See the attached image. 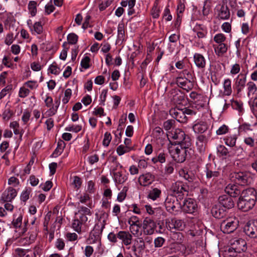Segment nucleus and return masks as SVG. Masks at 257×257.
Masks as SVG:
<instances>
[{"label":"nucleus","instance_id":"nucleus-1","mask_svg":"<svg viewBox=\"0 0 257 257\" xmlns=\"http://www.w3.org/2000/svg\"><path fill=\"white\" fill-rule=\"evenodd\" d=\"M167 136L170 142L169 145H174L175 146L178 145L183 148H189L191 146L190 138L180 129H173L167 132Z\"/></svg>","mask_w":257,"mask_h":257},{"label":"nucleus","instance_id":"nucleus-2","mask_svg":"<svg viewBox=\"0 0 257 257\" xmlns=\"http://www.w3.org/2000/svg\"><path fill=\"white\" fill-rule=\"evenodd\" d=\"M194 78L192 73L187 69H184L178 73L175 83L178 87L187 92L194 87Z\"/></svg>","mask_w":257,"mask_h":257},{"label":"nucleus","instance_id":"nucleus-3","mask_svg":"<svg viewBox=\"0 0 257 257\" xmlns=\"http://www.w3.org/2000/svg\"><path fill=\"white\" fill-rule=\"evenodd\" d=\"M238 224L239 221L235 217H226L220 223V228L224 233L229 234L237 228Z\"/></svg>","mask_w":257,"mask_h":257},{"label":"nucleus","instance_id":"nucleus-4","mask_svg":"<svg viewBox=\"0 0 257 257\" xmlns=\"http://www.w3.org/2000/svg\"><path fill=\"white\" fill-rule=\"evenodd\" d=\"M187 148L175 146L174 145H168V146L169 153L173 160L177 163H182L185 160Z\"/></svg>","mask_w":257,"mask_h":257},{"label":"nucleus","instance_id":"nucleus-5","mask_svg":"<svg viewBox=\"0 0 257 257\" xmlns=\"http://www.w3.org/2000/svg\"><path fill=\"white\" fill-rule=\"evenodd\" d=\"M179 198L172 195L168 196L165 201L167 210L171 213L176 214L181 207Z\"/></svg>","mask_w":257,"mask_h":257},{"label":"nucleus","instance_id":"nucleus-6","mask_svg":"<svg viewBox=\"0 0 257 257\" xmlns=\"http://www.w3.org/2000/svg\"><path fill=\"white\" fill-rule=\"evenodd\" d=\"M232 177L236 183L241 185H248L252 181V178L249 173L246 172H239L234 173Z\"/></svg>","mask_w":257,"mask_h":257},{"label":"nucleus","instance_id":"nucleus-7","mask_svg":"<svg viewBox=\"0 0 257 257\" xmlns=\"http://www.w3.org/2000/svg\"><path fill=\"white\" fill-rule=\"evenodd\" d=\"M80 212L75 213L72 224L73 228L78 233L81 232L82 225H85L88 220V218L85 214H82Z\"/></svg>","mask_w":257,"mask_h":257},{"label":"nucleus","instance_id":"nucleus-8","mask_svg":"<svg viewBox=\"0 0 257 257\" xmlns=\"http://www.w3.org/2000/svg\"><path fill=\"white\" fill-rule=\"evenodd\" d=\"M171 189L174 193L178 194L177 197L181 199L183 198L184 193L188 192V187L182 181H177L172 184Z\"/></svg>","mask_w":257,"mask_h":257},{"label":"nucleus","instance_id":"nucleus-9","mask_svg":"<svg viewBox=\"0 0 257 257\" xmlns=\"http://www.w3.org/2000/svg\"><path fill=\"white\" fill-rule=\"evenodd\" d=\"M104 228V224H96L89 234L88 240L90 243H94L100 239V235Z\"/></svg>","mask_w":257,"mask_h":257},{"label":"nucleus","instance_id":"nucleus-10","mask_svg":"<svg viewBox=\"0 0 257 257\" xmlns=\"http://www.w3.org/2000/svg\"><path fill=\"white\" fill-rule=\"evenodd\" d=\"M144 234L152 235L154 233L156 224L155 221L149 217H146L142 224Z\"/></svg>","mask_w":257,"mask_h":257},{"label":"nucleus","instance_id":"nucleus-11","mask_svg":"<svg viewBox=\"0 0 257 257\" xmlns=\"http://www.w3.org/2000/svg\"><path fill=\"white\" fill-rule=\"evenodd\" d=\"M244 231L247 236L255 239L257 241V220L248 222L245 226Z\"/></svg>","mask_w":257,"mask_h":257},{"label":"nucleus","instance_id":"nucleus-12","mask_svg":"<svg viewBox=\"0 0 257 257\" xmlns=\"http://www.w3.org/2000/svg\"><path fill=\"white\" fill-rule=\"evenodd\" d=\"M197 205L196 202L192 199H185L183 204L181 205V209L187 213H193L197 210Z\"/></svg>","mask_w":257,"mask_h":257},{"label":"nucleus","instance_id":"nucleus-13","mask_svg":"<svg viewBox=\"0 0 257 257\" xmlns=\"http://www.w3.org/2000/svg\"><path fill=\"white\" fill-rule=\"evenodd\" d=\"M255 203L256 202L253 201V200L246 199L239 197L237 202V206L240 210L246 212L252 209Z\"/></svg>","mask_w":257,"mask_h":257},{"label":"nucleus","instance_id":"nucleus-14","mask_svg":"<svg viewBox=\"0 0 257 257\" xmlns=\"http://www.w3.org/2000/svg\"><path fill=\"white\" fill-rule=\"evenodd\" d=\"M246 82V76L245 74L240 73L234 79V88L238 94L242 91L245 86Z\"/></svg>","mask_w":257,"mask_h":257},{"label":"nucleus","instance_id":"nucleus-15","mask_svg":"<svg viewBox=\"0 0 257 257\" xmlns=\"http://www.w3.org/2000/svg\"><path fill=\"white\" fill-rule=\"evenodd\" d=\"M230 246L233 247V249H235L240 253L246 251L247 249L246 242L242 238L231 239Z\"/></svg>","mask_w":257,"mask_h":257},{"label":"nucleus","instance_id":"nucleus-16","mask_svg":"<svg viewBox=\"0 0 257 257\" xmlns=\"http://www.w3.org/2000/svg\"><path fill=\"white\" fill-rule=\"evenodd\" d=\"M170 114L177 121L181 123H185L187 121V117L183 109H172L170 111Z\"/></svg>","mask_w":257,"mask_h":257},{"label":"nucleus","instance_id":"nucleus-17","mask_svg":"<svg viewBox=\"0 0 257 257\" xmlns=\"http://www.w3.org/2000/svg\"><path fill=\"white\" fill-rule=\"evenodd\" d=\"M185 223L183 220L174 218L171 219V222H169L168 225H167V227L170 230L172 229L183 230L185 228Z\"/></svg>","mask_w":257,"mask_h":257},{"label":"nucleus","instance_id":"nucleus-18","mask_svg":"<svg viewBox=\"0 0 257 257\" xmlns=\"http://www.w3.org/2000/svg\"><path fill=\"white\" fill-rule=\"evenodd\" d=\"M17 191L12 187H9L3 193L1 197V200L3 202H11L16 196Z\"/></svg>","mask_w":257,"mask_h":257},{"label":"nucleus","instance_id":"nucleus-19","mask_svg":"<svg viewBox=\"0 0 257 257\" xmlns=\"http://www.w3.org/2000/svg\"><path fill=\"white\" fill-rule=\"evenodd\" d=\"M218 201L221 205L228 209L232 208L234 205L232 197L228 195L220 196L218 198Z\"/></svg>","mask_w":257,"mask_h":257},{"label":"nucleus","instance_id":"nucleus-20","mask_svg":"<svg viewBox=\"0 0 257 257\" xmlns=\"http://www.w3.org/2000/svg\"><path fill=\"white\" fill-rule=\"evenodd\" d=\"M257 197V192L253 188H248L243 190L241 194L240 197L246 199L253 200L256 202Z\"/></svg>","mask_w":257,"mask_h":257},{"label":"nucleus","instance_id":"nucleus-21","mask_svg":"<svg viewBox=\"0 0 257 257\" xmlns=\"http://www.w3.org/2000/svg\"><path fill=\"white\" fill-rule=\"evenodd\" d=\"M139 181L142 186H146L151 184L154 181V176L150 173L141 175Z\"/></svg>","mask_w":257,"mask_h":257},{"label":"nucleus","instance_id":"nucleus-22","mask_svg":"<svg viewBox=\"0 0 257 257\" xmlns=\"http://www.w3.org/2000/svg\"><path fill=\"white\" fill-rule=\"evenodd\" d=\"M225 192L231 197H236L240 194L241 191L237 186L234 184H228L225 188Z\"/></svg>","mask_w":257,"mask_h":257},{"label":"nucleus","instance_id":"nucleus-23","mask_svg":"<svg viewBox=\"0 0 257 257\" xmlns=\"http://www.w3.org/2000/svg\"><path fill=\"white\" fill-rule=\"evenodd\" d=\"M117 237L121 239L125 245H128L132 243V235L128 232L120 231L117 234Z\"/></svg>","mask_w":257,"mask_h":257},{"label":"nucleus","instance_id":"nucleus-24","mask_svg":"<svg viewBox=\"0 0 257 257\" xmlns=\"http://www.w3.org/2000/svg\"><path fill=\"white\" fill-rule=\"evenodd\" d=\"M211 214L213 217L218 219L226 218V210L217 206H213L211 209Z\"/></svg>","mask_w":257,"mask_h":257},{"label":"nucleus","instance_id":"nucleus-25","mask_svg":"<svg viewBox=\"0 0 257 257\" xmlns=\"http://www.w3.org/2000/svg\"><path fill=\"white\" fill-rule=\"evenodd\" d=\"M230 15V11L227 6L222 5L218 11L217 18L221 20H228Z\"/></svg>","mask_w":257,"mask_h":257},{"label":"nucleus","instance_id":"nucleus-26","mask_svg":"<svg viewBox=\"0 0 257 257\" xmlns=\"http://www.w3.org/2000/svg\"><path fill=\"white\" fill-rule=\"evenodd\" d=\"M209 127V125L206 122L200 121L195 123L193 126V129L195 133H203L206 131Z\"/></svg>","mask_w":257,"mask_h":257},{"label":"nucleus","instance_id":"nucleus-27","mask_svg":"<svg viewBox=\"0 0 257 257\" xmlns=\"http://www.w3.org/2000/svg\"><path fill=\"white\" fill-rule=\"evenodd\" d=\"M194 61L199 68H204L206 66L205 58L200 54L195 53L194 55Z\"/></svg>","mask_w":257,"mask_h":257},{"label":"nucleus","instance_id":"nucleus-28","mask_svg":"<svg viewBox=\"0 0 257 257\" xmlns=\"http://www.w3.org/2000/svg\"><path fill=\"white\" fill-rule=\"evenodd\" d=\"M223 95L229 96L231 94L232 89L231 86V80L229 78L225 79L223 83Z\"/></svg>","mask_w":257,"mask_h":257},{"label":"nucleus","instance_id":"nucleus-29","mask_svg":"<svg viewBox=\"0 0 257 257\" xmlns=\"http://www.w3.org/2000/svg\"><path fill=\"white\" fill-rule=\"evenodd\" d=\"M243 149L240 146H236L230 147L228 149V157H233L234 156H239L242 154Z\"/></svg>","mask_w":257,"mask_h":257},{"label":"nucleus","instance_id":"nucleus-30","mask_svg":"<svg viewBox=\"0 0 257 257\" xmlns=\"http://www.w3.org/2000/svg\"><path fill=\"white\" fill-rule=\"evenodd\" d=\"M113 177L116 183L123 184L127 179L125 175H123L120 171L113 172Z\"/></svg>","mask_w":257,"mask_h":257},{"label":"nucleus","instance_id":"nucleus-31","mask_svg":"<svg viewBox=\"0 0 257 257\" xmlns=\"http://www.w3.org/2000/svg\"><path fill=\"white\" fill-rule=\"evenodd\" d=\"M247 96L250 97L257 91V86L253 81H249L246 84Z\"/></svg>","mask_w":257,"mask_h":257},{"label":"nucleus","instance_id":"nucleus-32","mask_svg":"<svg viewBox=\"0 0 257 257\" xmlns=\"http://www.w3.org/2000/svg\"><path fill=\"white\" fill-rule=\"evenodd\" d=\"M237 137L235 135L226 137L224 138V141L226 145L233 147L236 144Z\"/></svg>","mask_w":257,"mask_h":257},{"label":"nucleus","instance_id":"nucleus-33","mask_svg":"<svg viewBox=\"0 0 257 257\" xmlns=\"http://www.w3.org/2000/svg\"><path fill=\"white\" fill-rule=\"evenodd\" d=\"M206 175L207 179L213 181L216 178L218 177V176L220 175V173L218 171H212L209 169V168L207 167Z\"/></svg>","mask_w":257,"mask_h":257},{"label":"nucleus","instance_id":"nucleus-34","mask_svg":"<svg viewBox=\"0 0 257 257\" xmlns=\"http://www.w3.org/2000/svg\"><path fill=\"white\" fill-rule=\"evenodd\" d=\"M161 193V191L160 189L155 188L149 192L148 196V198L155 200L160 197Z\"/></svg>","mask_w":257,"mask_h":257},{"label":"nucleus","instance_id":"nucleus-35","mask_svg":"<svg viewBox=\"0 0 257 257\" xmlns=\"http://www.w3.org/2000/svg\"><path fill=\"white\" fill-rule=\"evenodd\" d=\"M175 93L173 96V101L177 103H181L184 100V95L181 91H174Z\"/></svg>","mask_w":257,"mask_h":257},{"label":"nucleus","instance_id":"nucleus-36","mask_svg":"<svg viewBox=\"0 0 257 257\" xmlns=\"http://www.w3.org/2000/svg\"><path fill=\"white\" fill-rule=\"evenodd\" d=\"M132 150L130 147H126L122 145L119 146L116 149V152L119 156H121L125 153L129 152Z\"/></svg>","mask_w":257,"mask_h":257},{"label":"nucleus","instance_id":"nucleus-37","mask_svg":"<svg viewBox=\"0 0 257 257\" xmlns=\"http://www.w3.org/2000/svg\"><path fill=\"white\" fill-rule=\"evenodd\" d=\"M124 39V29L123 24H119L117 27V41H123Z\"/></svg>","mask_w":257,"mask_h":257},{"label":"nucleus","instance_id":"nucleus-38","mask_svg":"<svg viewBox=\"0 0 257 257\" xmlns=\"http://www.w3.org/2000/svg\"><path fill=\"white\" fill-rule=\"evenodd\" d=\"M233 247L230 246L228 249L224 251V257H236L238 253L235 249H233Z\"/></svg>","mask_w":257,"mask_h":257},{"label":"nucleus","instance_id":"nucleus-39","mask_svg":"<svg viewBox=\"0 0 257 257\" xmlns=\"http://www.w3.org/2000/svg\"><path fill=\"white\" fill-rule=\"evenodd\" d=\"M190 97L195 103L198 102V101H202L204 99V97L202 95L195 91L190 93Z\"/></svg>","mask_w":257,"mask_h":257},{"label":"nucleus","instance_id":"nucleus-40","mask_svg":"<svg viewBox=\"0 0 257 257\" xmlns=\"http://www.w3.org/2000/svg\"><path fill=\"white\" fill-rule=\"evenodd\" d=\"M227 49L226 45L223 43L219 44L218 46L215 48L216 53L218 56L225 53L226 52Z\"/></svg>","mask_w":257,"mask_h":257},{"label":"nucleus","instance_id":"nucleus-41","mask_svg":"<svg viewBox=\"0 0 257 257\" xmlns=\"http://www.w3.org/2000/svg\"><path fill=\"white\" fill-rule=\"evenodd\" d=\"M175 121L174 119H169L163 123V127L164 129L168 132H170L169 131L173 128L174 125H175Z\"/></svg>","mask_w":257,"mask_h":257},{"label":"nucleus","instance_id":"nucleus-42","mask_svg":"<svg viewBox=\"0 0 257 257\" xmlns=\"http://www.w3.org/2000/svg\"><path fill=\"white\" fill-rule=\"evenodd\" d=\"M37 3L35 1H30L28 5V9L32 16H35L37 13Z\"/></svg>","mask_w":257,"mask_h":257},{"label":"nucleus","instance_id":"nucleus-43","mask_svg":"<svg viewBox=\"0 0 257 257\" xmlns=\"http://www.w3.org/2000/svg\"><path fill=\"white\" fill-rule=\"evenodd\" d=\"M217 152L222 156L227 157L228 155V149L224 146L220 145L217 147Z\"/></svg>","mask_w":257,"mask_h":257},{"label":"nucleus","instance_id":"nucleus-44","mask_svg":"<svg viewBox=\"0 0 257 257\" xmlns=\"http://www.w3.org/2000/svg\"><path fill=\"white\" fill-rule=\"evenodd\" d=\"M78 37L74 33H70L67 36L68 43L71 45L75 44L78 41Z\"/></svg>","mask_w":257,"mask_h":257},{"label":"nucleus","instance_id":"nucleus-45","mask_svg":"<svg viewBox=\"0 0 257 257\" xmlns=\"http://www.w3.org/2000/svg\"><path fill=\"white\" fill-rule=\"evenodd\" d=\"M173 239L177 243H181L184 239V235L181 232H176L173 234Z\"/></svg>","mask_w":257,"mask_h":257},{"label":"nucleus","instance_id":"nucleus-46","mask_svg":"<svg viewBox=\"0 0 257 257\" xmlns=\"http://www.w3.org/2000/svg\"><path fill=\"white\" fill-rule=\"evenodd\" d=\"M128 190V187L124 186L122 191L118 193L117 199L119 202H122L124 200L126 196V192Z\"/></svg>","mask_w":257,"mask_h":257},{"label":"nucleus","instance_id":"nucleus-47","mask_svg":"<svg viewBox=\"0 0 257 257\" xmlns=\"http://www.w3.org/2000/svg\"><path fill=\"white\" fill-rule=\"evenodd\" d=\"M82 184V181L80 178L77 176H75L73 177V181L72 182V185L74 186V187L78 189L80 188Z\"/></svg>","mask_w":257,"mask_h":257},{"label":"nucleus","instance_id":"nucleus-48","mask_svg":"<svg viewBox=\"0 0 257 257\" xmlns=\"http://www.w3.org/2000/svg\"><path fill=\"white\" fill-rule=\"evenodd\" d=\"M141 226V224L130 225V229L132 233L134 235H138L140 232V228Z\"/></svg>","mask_w":257,"mask_h":257},{"label":"nucleus","instance_id":"nucleus-49","mask_svg":"<svg viewBox=\"0 0 257 257\" xmlns=\"http://www.w3.org/2000/svg\"><path fill=\"white\" fill-rule=\"evenodd\" d=\"M229 127L225 124H223L220 126L216 131V133L217 135H222L226 134L229 131Z\"/></svg>","mask_w":257,"mask_h":257},{"label":"nucleus","instance_id":"nucleus-50","mask_svg":"<svg viewBox=\"0 0 257 257\" xmlns=\"http://www.w3.org/2000/svg\"><path fill=\"white\" fill-rule=\"evenodd\" d=\"M82 129V126L80 125H69L65 128V131L73 132L74 133H78Z\"/></svg>","mask_w":257,"mask_h":257},{"label":"nucleus","instance_id":"nucleus-51","mask_svg":"<svg viewBox=\"0 0 257 257\" xmlns=\"http://www.w3.org/2000/svg\"><path fill=\"white\" fill-rule=\"evenodd\" d=\"M72 95V91L70 88H67L64 93V97L62 99V102L64 104H66L68 102Z\"/></svg>","mask_w":257,"mask_h":257},{"label":"nucleus","instance_id":"nucleus-52","mask_svg":"<svg viewBox=\"0 0 257 257\" xmlns=\"http://www.w3.org/2000/svg\"><path fill=\"white\" fill-rule=\"evenodd\" d=\"M153 135L157 138H160L164 134V131L163 129L159 127H156L153 131Z\"/></svg>","mask_w":257,"mask_h":257},{"label":"nucleus","instance_id":"nucleus-53","mask_svg":"<svg viewBox=\"0 0 257 257\" xmlns=\"http://www.w3.org/2000/svg\"><path fill=\"white\" fill-rule=\"evenodd\" d=\"M111 140V135L110 133L108 132H106L104 135V139L103 140V145L104 146L107 147L108 146Z\"/></svg>","mask_w":257,"mask_h":257},{"label":"nucleus","instance_id":"nucleus-54","mask_svg":"<svg viewBox=\"0 0 257 257\" xmlns=\"http://www.w3.org/2000/svg\"><path fill=\"white\" fill-rule=\"evenodd\" d=\"M34 32L37 34H40L43 32V27L41 23L39 22H36L33 26Z\"/></svg>","mask_w":257,"mask_h":257},{"label":"nucleus","instance_id":"nucleus-55","mask_svg":"<svg viewBox=\"0 0 257 257\" xmlns=\"http://www.w3.org/2000/svg\"><path fill=\"white\" fill-rule=\"evenodd\" d=\"M48 70L51 73L55 75H58L59 73V68L57 66L55 63H53L50 66Z\"/></svg>","mask_w":257,"mask_h":257},{"label":"nucleus","instance_id":"nucleus-56","mask_svg":"<svg viewBox=\"0 0 257 257\" xmlns=\"http://www.w3.org/2000/svg\"><path fill=\"white\" fill-rule=\"evenodd\" d=\"M165 242V239L162 237H158L154 240L155 247H160L163 246Z\"/></svg>","mask_w":257,"mask_h":257},{"label":"nucleus","instance_id":"nucleus-57","mask_svg":"<svg viewBox=\"0 0 257 257\" xmlns=\"http://www.w3.org/2000/svg\"><path fill=\"white\" fill-rule=\"evenodd\" d=\"M90 61V58L86 56H85L81 62V66L84 68V69H87L89 67V62Z\"/></svg>","mask_w":257,"mask_h":257},{"label":"nucleus","instance_id":"nucleus-58","mask_svg":"<svg viewBox=\"0 0 257 257\" xmlns=\"http://www.w3.org/2000/svg\"><path fill=\"white\" fill-rule=\"evenodd\" d=\"M214 40L218 44L223 43L225 40V37L223 34H218L214 36Z\"/></svg>","mask_w":257,"mask_h":257},{"label":"nucleus","instance_id":"nucleus-59","mask_svg":"<svg viewBox=\"0 0 257 257\" xmlns=\"http://www.w3.org/2000/svg\"><path fill=\"white\" fill-rule=\"evenodd\" d=\"M30 93V90L24 87H21L19 91V95L21 98H24L27 96Z\"/></svg>","mask_w":257,"mask_h":257},{"label":"nucleus","instance_id":"nucleus-60","mask_svg":"<svg viewBox=\"0 0 257 257\" xmlns=\"http://www.w3.org/2000/svg\"><path fill=\"white\" fill-rule=\"evenodd\" d=\"M208 138V137H207L205 135H199L197 138L199 143H197V144H198L199 143H201V146L202 148H203V149H204V147L203 144L206 143L207 142Z\"/></svg>","mask_w":257,"mask_h":257},{"label":"nucleus","instance_id":"nucleus-61","mask_svg":"<svg viewBox=\"0 0 257 257\" xmlns=\"http://www.w3.org/2000/svg\"><path fill=\"white\" fill-rule=\"evenodd\" d=\"M55 246L59 250H62L65 247V243L62 238H58L57 239L55 243Z\"/></svg>","mask_w":257,"mask_h":257},{"label":"nucleus","instance_id":"nucleus-62","mask_svg":"<svg viewBox=\"0 0 257 257\" xmlns=\"http://www.w3.org/2000/svg\"><path fill=\"white\" fill-rule=\"evenodd\" d=\"M163 18L167 21H170L172 20V17L170 14V11L169 8H166L164 12Z\"/></svg>","mask_w":257,"mask_h":257},{"label":"nucleus","instance_id":"nucleus-63","mask_svg":"<svg viewBox=\"0 0 257 257\" xmlns=\"http://www.w3.org/2000/svg\"><path fill=\"white\" fill-rule=\"evenodd\" d=\"M128 223L130 224V225L140 224L139 218L136 216H131L128 220Z\"/></svg>","mask_w":257,"mask_h":257},{"label":"nucleus","instance_id":"nucleus-64","mask_svg":"<svg viewBox=\"0 0 257 257\" xmlns=\"http://www.w3.org/2000/svg\"><path fill=\"white\" fill-rule=\"evenodd\" d=\"M93 251V248L91 246L87 245L85 248L84 254L86 257H90Z\"/></svg>","mask_w":257,"mask_h":257}]
</instances>
